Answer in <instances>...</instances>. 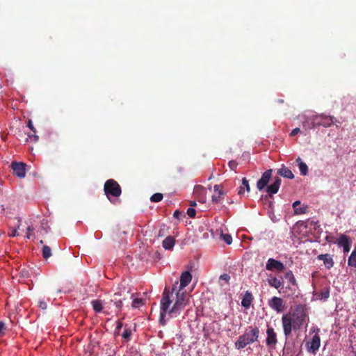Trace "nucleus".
I'll use <instances>...</instances> for the list:
<instances>
[{
  "label": "nucleus",
  "mask_w": 356,
  "mask_h": 356,
  "mask_svg": "<svg viewBox=\"0 0 356 356\" xmlns=\"http://www.w3.org/2000/svg\"><path fill=\"white\" fill-rule=\"evenodd\" d=\"M272 172L273 170L271 169L266 170L257 183V189L259 191L265 189L266 192L270 197L278 192L282 183V179L279 177H275L273 183L268 186V184L272 177Z\"/></svg>",
  "instance_id": "nucleus-1"
},
{
  "label": "nucleus",
  "mask_w": 356,
  "mask_h": 356,
  "mask_svg": "<svg viewBox=\"0 0 356 356\" xmlns=\"http://www.w3.org/2000/svg\"><path fill=\"white\" fill-rule=\"evenodd\" d=\"M259 329L257 326H250L245 330V332L238 337L234 343L237 350H241L248 345L252 344L258 341L259 337Z\"/></svg>",
  "instance_id": "nucleus-2"
},
{
  "label": "nucleus",
  "mask_w": 356,
  "mask_h": 356,
  "mask_svg": "<svg viewBox=\"0 0 356 356\" xmlns=\"http://www.w3.org/2000/svg\"><path fill=\"white\" fill-rule=\"evenodd\" d=\"M334 118L330 115H325L323 114L314 115L308 117L304 122L305 126H308L309 129H315L316 127L322 126L324 127H330L334 124Z\"/></svg>",
  "instance_id": "nucleus-3"
},
{
  "label": "nucleus",
  "mask_w": 356,
  "mask_h": 356,
  "mask_svg": "<svg viewBox=\"0 0 356 356\" xmlns=\"http://www.w3.org/2000/svg\"><path fill=\"white\" fill-rule=\"evenodd\" d=\"M176 300L172 305V307H170V317H176L180 314L181 312L184 309V308L189 304V299L187 297L186 291H182V290L175 291Z\"/></svg>",
  "instance_id": "nucleus-4"
},
{
  "label": "nucleus",
  "mask_w": 356,
  "mask_h": 356,
  "mask_svg": "<svg viewBox=\"0 0 356 356\" xmlns=\"http://www.w3.org/2000/svg\"><path fill=\"white\" fill-rule=\"evenodd\" d=\"M174 298L172 297V293H170V291L165 288L162 294L160 306L159 323L162 325H165V317L166 314H168L170 316V306Z\"/></svg>",
  "instance_id": "nucleus-5"
},
{
  "label": "nucleus",
  "mask_w": 356,
  "mask_h": 356,
  "mask_svg": "<svg viewBox=\"0 0 356 356\" xmlns=\"http://www.w3.org/2000/svg\"><path fill=\"white\" fill-rule=\"evenodd\" d=\"M290 316L293 321L294 330H300L308 316L306 306L304 305H297Z\"/></svg>",
  "instance_id": "nucleus-6"
},
{
  "label": "nucleus",
  "mask_w": 356,
  "mask_h": 356,
  "mask_svg": "<svg viewBox=\"0 0 356 356\" xmlns=\"http://www.w3.org/2000/svg\"><path fill=\"white\" fill-rule=\"evenodd\" d=\"M130 293L129 289L123 284H120L117 288L116 291L112 296L111 302H113L118 311H120L122 307V301L126 300L127 296Z\"/></svg>",
  "instance_id": "nucleus-7"
},
{
  "label": "nucleus",
  "mask_w": 356,
  "mask_h": 356,
  "mask_svg": "<svg viewBox=\"0 0 356 356\" xmlns=\"http://www.w3.org/2000/svg\"><path fill=\"white\" fill-rule=\"evenodd\" d=\"M104 193L111 202V197H118L122 193V189L119 184L114 179H108L104 186Z\"/></svg>",
  "instance_id": "nucleus-8"
},
{
  "label": "nucleus",
  "mask_w": 356,
  "mask_h": 356,
  "mask_svg": "<svg viewBox=\"0 0 356 356\" xmlns=\"http://www.w3.org/2000/svg\"><path fill=\"white\" fill-rule=\"evenodd\" d=\"M191 280L192 275L189 271H185L182 273L180 277V283L179 284L178 282H175L170 293L173 294L174 291L177 290V289L179 290H183L186 286L188 285ZM172 297L175 298L174 295H172Z\"/></svg>",
  "instance_id": "nucleus-9"
},
{
  "label": "nucleus",
  "mask_w": 356,
  "mask_h": 356,
  "mask_svg": "<svg viewBox=\"0 0 356 356\" xmlns=\"http://www.w3.org/2000/svg\"><path fill=\"white\" fill-rule=\"evenodd\" d=\"M282 323L284 334L287 339L291 335L292 330H294L293 321L290 315L284 314L282 317Z\"/></svg>",
  "instance_id": "nucleus-10"
},
{
  "label": "nucleus",
  "mask_w": 356,
  "mask_h": 356,
  "mask_svg": "<svg viewBox=\"0 0 356 356\" xmlns=\"http://www.w3.org/2000/svg\"><path fill=\"white\" fill-rule=\"evenodd\" d=\"M269 307L277 313H281L284 309V302L282 298L277 296L273 297L268 300Z\"/></svg>",
  "instance_id": "nucleus-11"
},
{
  "label": "nucleus",
  "mask_w": 356,
  "mask_h": 356,
  "mask_svg": "<svg viewBox=\"0 0 356 356\" xmlns=\"http://www.w3.org/2000/svg\"><path fill=\"white\" fill-rule=\"evenodd\" d=\"M267 337L266 339V346L270 348H275L277 343V334L272 327L268 326L266 330Z\"/></svg>",
  "instance_id": "nucleus-12"
},
{
  "label": "nucleus",
  "mask_w": 356,
  "mask_h": 356,
  "mask_svg": "<svg viewBox=\"0 0 356 356\" xmlns=\"http://www.w3.org/2000/svg\"><path fill=\"white\" fill-rule=\"evenodd\" d=\"M321 345V339L318 334L313 336L312 340L306 343L307 350L308 352L314 355L316 354Z\"/></svg>",
  "instance_id": "nucleus-13"
},
{
  "label": "nucleus",
  "mask_w": 356,
  "mask_h": 356,
  "mask_svg": "<svg viewBox=\"0 0 356 356\" xmlns=\"http://www.w3.org/2000/svg\"><path fill=\"white\" fill-rule=\"evenodd\" d=\"M26 166V165L22 162H13L11 164L13 174L19 178L25 177Z\"/></svg>",
  "instance_id": "nucleus-14"
},
{
  "label": "nucleus",
  "mask_w": 356,
  "mask_h": 356,
  "mask_svg": "<svg viewBox=\"0 0 356 356\" xmlns=\"http://www.w3.org/2000/svg\"><path fill=\"white\" fill-rule=\"evenodd\" d=\"M266 268L268 270H277L278 272H282L284 270V266L281 261L270 258L267 261Z\"/></svg>",
  "instance_id": "nucleus-15"
},
{
  "label": "nucleus",
  "mask_w": 356,
  "mask_h": 356,
  "mask_svg": "<svg viewBox=\"0 0 356 356\" xmlns=\"http://www.w3.org/2000/svg\"><path fill=\"white\" fill-rule=\"evenodd\" d=\"M336 243H337L339 247H343L344 252H348L350 250L351 242L350 238L345 234H341L337 240Z\"/></svg>",
  "instance_id": "nucleus-16"
},
{
  "label": "nucleus",
  "mask_w": 356,
  "mask_h": 356,
  "mask_svg": "<svg viewBox=\"0 0 356 356\" xmlns=\"http://www.w3.org/2000/svg\"><path fill=\"white\" fill-rule=\"evenodd\" d=\"M317 259L323 261L325 267L330 269L334 266V261L332 256L329 254H321L317 256Z\"/></svg>",
  "instance_id": "nucleus-17"
},
{
  "label": "nucleus",
  "mask_w": 356,
  "mask_h": 356,
  "mask_svg": "<svg viewBox=\"0 0 356 356\" xmlns=\"http://www.w3.org/2000/svg\"><path fill=\"white\" fill-rule=\"evenodd\" d=\"M277 174L280 176L288 178V179H293L294 175L292 172V171L284 166V165H282V167L277 170Z\"/></svg>",
  "instance_id": "nucleus-18"
},
{
  "label": "nucleus",
  "mask_w": 356,
  "mask_h": 356,
  "mask_svg": "<svg viewBox=\"0 0 356 356\" xmlns=\"http://www.w3.org/2000/svg\"><path fill=\"white\" fill-rule=\"evenodd\" d=\"M253 298L250 292L246 291L241 301V305L248 309L250 307Z\"/></svg>",
  "instance_id": "nucleus-19"
},
{
  "label": "nucleus",
  "mask_w": 356,
  "mask_h": 356,
  "mask_svg": "<svg viewBox=\"0 0 356 356\" xmlns=\"http://www.w3.org/2000/svg\"><path fill=\"white\" fill-rule=\"evenodd\" d=\"M175 244V239L173 236H167L162 243L163 247L165 250H171Z\"/></svg>",
  "instance_id": "nucleus-20"
},
{
  "label": "nucleus",
  "mask_w": 356,
  "mask_h": 356,
  "mask_svg": "<svg viewBox=\"0 0 356 356\" xmlns=\"http://www.w3.org/2000/svg\"><path fill=\"white\" fill-rule=\"evenodd\" d=\"M296 162L298 165L300 174L304 176L306 175L308 172V167L307 164L303 162L300 157L296 159Z\"/></svg>",
  "instance_id": "nucleus-21"
},
{
  "label": "nucleus",
  "mask_w": 356,
  "mask_h": 356,
  "mask_svg": "<svg viewBox=\"0 0 356 356\" xmlns=\"http://www.w3.org/2000/svg\"><path fill=\"white\" fill-rule=\"evenodd\" d=\"M268 281L270 286L275 287L277 289L282 286V280L275 277L269 278Z\"/></svg>",
  "instance_id": "nucleus-22"
},
{
  "label": "nucleus",
  "mask_w": 356,
  "mask_h": 356,
  "mask_svg": "<svg viewBox=\"0 0 356 356\" xmlns=\"http://www.w3.org/2000/svg\"><path fill=\"white\" fill-rule=\"evenodd\" d=\"M91 305L95 312H101L103 309V303L101 300H94L91 302Z\"/></svg>",
  "instance_id": "nucleus-23"
},
{
  "label": "nucleus",
  "mask_w": 356,
  "mask_h": 356,
  "mask_svg": "<svg viewBox=\"0 0 356 356\" xmlns=\"http://www.w3.org/2000/svg\"><path fill=\"white\" fill-rule=\"evenodd\" d=\"M285 279H286L293 286H297V282L295 279V277L292 273V271L289 270L286 272L284 275Z\"/></svg>",
  "instance_id": "nucleus-24"
},
{
  "label": "nucleus",
  "mask_w": 356,
  "mask_h": 356,
  "mask_svg": "<svg viewBox=\"0 0 356 356\" xmlns=\"http://www.w3.org/2000/svg\"><path fill=\"white\" fill-rule=\"evenodd\" d=\"M348 264L349 266L356 268V247L349 257Z\"/></svg>",
  "instance_id": "nucleus-25"
},
{
  "label": "nucleus",
  "mask_w": 356,
  "mask_h": 356,
  "mask_svg": "<svg viewBox=\"0 0 356 356\" xmlns=\"http://www.w3.org/2000/svg\"><path fill=\"white\" fill-rule=\"evenodd\" d=\"M300 204V201H296L293 203V207L296 214H302L306 212L305 208H298L297 207Z\"/></svg>",
  "instance_id": "nucleus-26"
},
{
  "label": "nucleus",
  "mask_w": 356,
  "mask_h": 356,
  "mask_svg": "<svg viewBox=\"0 0 356 356\" xmlns=\"http://www.w3.org/2000/svg\"><path fill=\"white\" fill-rule=\"evenodd\" d=\"M42 256L45 259H47L51 256V250L47 246L44 245L42 248Z\"/></svg>",
  "instance_id": "nucleus-27"
},
{
  "label": "nucleus",
  "mask_w": 356,
  "mask_h": 356,
  "mask_svg": "<svg viewBox=\"0 0 356 356\" xmlns=\"http://www.w3.org/2000/svg\"><path fill=\"white\" fill-rule=\"evenodd\" d=\"M220 238L222 239L227 244L230 245L232 243V237L229 234H220Z\"/></svg>",
  "instance_id": "nucleus-28"
},
{
  "label": "nucleus",
  "mask_w": 356,
  "mask_h": 356,
  "mask_svg": "<svg viewBox=\"0 0 356 356\" xmlns=\"http://www.w3.org/2000/svg\"><path fill=\"white\" fill-rule=\"evenodd\" d=\"M163 197V196L162 193H156L151 196L150 200L153 202H159L162 200Z\"/></svg>",
  "instance_id": "nucleus-29"
},
{
  "label": "nucleus",
  "mask_w": 356,
  "mask_h": 356,
  "mask_svg": "<svg viewBox=\"0 0 356 356\" xmlns=\"http://www.w3.org/2000/svg\"><path fill=\"white\" fill-rule=\"evenodd\" d=\"M143 305V300L142 298H134L132 301V307L134 308H139L141 305Z\"/></svg>",
  "instance_id": "nucleus-30"
},
{
  "label": "nucleus",
  "mask_w": 356,
  "mask_h": 356,
  "mask_svg": "<svg viewBox=\"0 0 356 356\" xmlns=\"http://www.w3.org/2000/svg\"><path fill=\"white\" fill-rule=\"evenodd\" d=\"M330 296V291L329 289L326 288L323 291H322L320 294L318 295V297L321 300H326Z\"/></svg>",
  "instance_id": "nucleus-31"
},
{
  "label": "nucleus",
  "mask_w": 356,
  "mask_h": 356,
  "mask_svg": "<svg viewBox=\"0 0 356 356\" xmlns=\"http://www.w3.org/2000/svg\"><path fill=\"white\" fill-rule=\"evenodd\" d=\"M39 140V136L33 133V134H28V137L26 138V141L30 140L31 142L36 143Z\"/></svg>",
  "instance_id": "nucleus-32"
},
{
  "label": "nucleus",
  "mask_w": 356,
  "mask_h": 356,
  "mask_svg": "<svg viewBox=\"0 0 356 356\" xmlns=\"http://www.w3.org/2000/svg\"><path fill=\"white\" fill-rule=\"evenodd\" d=\"M229 280H230V276L227 273H224L220 276L219 282H220V285L222 286L223 284L221 283L222 281H225L226 283H228Z\"/></svg>",
  "instance_id": "nucleus-33"
},
{
  "label": "nucleus",
  "mask_w": 356,
  "mask_h": 356,
  "mask_svg": "<svg viewBox=\"0 0 356 356\" xmlns=\"http://www.w3.org/2000/svg\"><path fill=\"white\" fill-rule=\"evenodd\" d=\"M131 335V330L126 329L122 334V337L124 339L125 341H128L130 340Z\"/></svg>",
  "instance_id": "nucleus-34"
},
{
  "label": "nucleus",
  "mask_w": 356,
  "mask_h": 356,
  "mask_svg": "<svg viewBox=\"0 0 356 356\" xmlns=\"http://www.w3.org/2000/svg\"><path fill=\"white\" fill-rule=\"evenodd\" d=\"M228 165L232 170L235 171L238 166V163L234 160H232L228 163Z\"/></svg>",
  "instance_id": "nucleus-35"
},
{
  "label": "nucleus",
  "mask_w": 356,
  "mask_h": 356,
  "mask_svg": "<svg viewBox=\"0 0 356 356\" xmlns=\"http://www.w3.org/2000/svg\"><path fill=\"white\" fill-rule=\"evenodd\" d=\"M242 186H243L244 188H246V191L248 192H250V188L248 184V180L245 177L243 178L242 179Z\"/></svg>",
  "instance_id": "nucleus-36"
},
{
  "label": "nucleus",
  "mask_w": 356,
  "mask_h": 356,
  "mask_svg": "<svg viewBox=\"0 0 356 356\" xmlns=\"http://www.w3.org/2000/svg\"><path fill=\"white\" fill-rule=\"evenodd\" d=\"M187 214L189 217L194 218L196 214V211L193 208L190 207L187 209Z\"/></svg>",
  "instance_id": "nucleus-37"
},
{
  "label": "nucleus",
  "mask_w": 356,
  "mask_h": 356,
  "mask_svg": "<svg viewBox=\"0 0 356 356\" xmlns=\"http://www.w3.org/2000/svg\"><path fill=\"white\" fill-rule=\"evenodd\" d=\"M33 227H31V226H29L27 227V233H26V237L27 238H31V236L33 235Z\"/></svg>",
  "instance_id": "nucleus-38"
},
{
  "label": "nucleus",
  "mask_w": 356,
  "mask_h": 356,
  "mask_svg": "<svg viewBox=\"0 0 356 356\" xmlns=\"http://www.w3.org/2000/svg\"><path fill=\"white\" fill-rule=\"evenodd\" d=\"M123 327V324L121 321L117 322V326L115 330V334H119L121 328Z\"/></svg>",
  "instance_id": "nucleus-39"
},
{
  "label": "nucleus",
  "mask_w": 356,
  "mask_h": 356,
  "mask_svg": "<svg viewBox=\"0 0 356 356\" xmlns=\"http://www.w3.org/2000/svg\"><path fill=\"white\" fill-rule=\"evenodd\" d=\"M325 240H326V241H327L329 243H336V242H337V240H335V238L331 235L326 236Z\"/></svg>",
  "instance_id": "nucleus-40"
},
{
  "label": "nucleus",
  "mask_w": 356,
  "mask_h": 356,
  "mask_svg": "<svg viewBox=\"0 0 356 356\" xmlns=\"http://www.w3.org/2000/svg\"><path fill=\"white\" fill-rule=\"evenodd\" d=\"M38 306L40 308H41L42 309H46L47 307V303L44 300H40L38 302Z\"/></svg>",
  "instance_id": "nucleus-41"
},
{
  "label": "nucleus",
  "mask_w": 356,
  "mask_h": 356,
  "mask_svg": "<svg viewBox=\"0 0 356 356\" xmlns=\"http://www.w3.org/2000/svg\"><path fill=\"white\" fill-rule=\"evenodd\" d=\"M27 126L33 132V133H36V129L35 128L33 127V124L32 123V121L31 120H29L28 121V124H27Z\"/></svg>",
  "instance_id": "nucleus-42"
},
{
  "label": "nucleus",
  "mask_w": 356,
  "mask_h": 356,
  "mask_svg": "<svg viewBox=\"0 0 356 356\" xmlns=\"http://www.w3.org/2000/svg\"><path fill=\"white\" fill-rule=\"evenodd\" d=\"M221 199V197L219 196V195H213L212 196V202L213 203H218Z\"/></svg>",
  "instance_id": "nucleus-43"
},
{
  "label": "nucleus",
  "mask_w": 356,
  "mask_h": 356,
  "mask_svg": "<svg viewBox=\"0 0 356 356\" xmlns=\"http://www.w3.org/2000/svg\"><path fill=\"white\" fill-rule=\"evenodd\" d=\"M300 131V129L299 128H295L293 129L291 132L290 133L291 136H295L296 134H298Z\"/></svg>",
  "instance_id": "nucleus-44"
},
{
  "label": "nucleus",
  "mask_w": 356,
  "mask_h": 356,
  "mask_svg": "<svg viewBox=\"0 0 356 356\" xmlns=\"http://www.w3.org/2000/svg\"><path fill=\"white\" fill-rule=\"evenodd\" d=\"M173 216L175 218L179 219L182 216V214L179 211L176 210V211H175V212L173 213Z\"/></svg>",
  "instance_id": "nucleus-45"
},
{
  "label": "nucleus",
  "mask_w": 356,
  "mask_h": 356,
  "mask_svg": "<svg viewBox=\"0 0 356 356\" xmlns=\"http://www.w3.org/2000/svg\"><path fill=\"white\" fill-rule=\"evenodd\" d=\"M5 330V324L3 322H0V335L3 334Z\"/></svg>",
  "instance_id": "nucleus-46"
},
{
  "label": "nucleus",
  "mask_w": 356,
  "mask_h": 356,
  "mask_svg": "<svg viewBox=\"0 0 356 356\" xmlns=\"http://www.w3.org/2000/svg\"><path fill=\"white\" fill-rule=\"evenodd\" d=\"M9 235H10V236H12V237L18 236L17 230L16 229H13L11 233L9 234Z\"/></svg>",
  "instance_id": "nucleus-47"
},
{
  "label": "nucleus",
  "mask_w": 356,
  "mask_h": 356,
  "mask_svg": "<svg viewBox=\"0 0 356 356\" xmlns=\"http://www.w3.org/2000/svg\"><path fill=\"white\" fill-rule=\"evenodd\" d=\"M244 191H244V188H243V186H241L238 188V193L239 195H242V194H243V193H244Z\"/></svg>",
  "instance_id": "nucleus-48"
},
{
  "label": "nucleus",
  "mask_w": 356,
  "mask_h": 356,
  "mask_svg": "<svg viewBox=\"0 0 356 356\" xmlns=\"http://www.w3.org/2000/svg\"><path fill=\"white\" fill-rule=\"evenodd\" d=\"M221 188V186L220 185L216 184L213 186V190L215 192H218Z\"/></svg>",
  "instance_id": "nucleus-49"
},
{
  "label": "nucleus",
  "mask_w": 356,
  "mask_h": 356,
  "mask_svg": "<svg viewBox=\"0 0 356 356\" xmlns=\"http://www.w3.org/2000/svg\"><path fill=\"white\" fill-rule=\"evenodd\" d=\"M218 195L219 196L222 197V195H224V192H223V190L222 189V188L218 191Z\"/></svg>",
  "instance_id": "nucleus-50"
},
{
  "label": "nucleus",
  "mask_w": 356,
  "mask_h": 356,
  "mask_svg": "<svg viewBox=\"0 0 356 356\" xmlns=\"http://www.w3.org/2000/svg\"><path fill=\"white\" fill-rule=\"evenodd\" d=\"M195 205H196L195 202H192L191 203V206H195Z\"/></svg>",
  "instance_id": "nucleus-51"
},
{
  "label": "nucleus",
  "mask_w": 356,
  "mask_h": 356,
  "mask_svg": "<svg viewBox=\"0 0 356 356\" xmlns=\"http://www.w3.org/2000/svg\"><path fill=\"white\" fill-rule=\"evenodd\" d=\"M159 236H163V233H161V230L159 231Z\"/></svg>",
  "instance_id": "nucleus-52"
},
{
  "label": "nucleus",
  "mask_w": 356,
  "mask_h": 356,
  "mask_svg": "<svg viewBox=\"0 0 356 356\" xmlns=\"http://www.w3.org/2000/svg\"><path fill=\"white\" fill-rule=\"evenodd\" d=\"M60 292H61L60 289H57V293H60Z\"/></svg>",
  "instance_id": "nucleus-53"
}]
</instances>
